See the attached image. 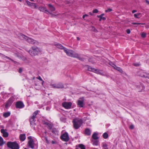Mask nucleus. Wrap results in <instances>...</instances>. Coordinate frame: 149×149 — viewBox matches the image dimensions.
Wrapping results in <instances>:
<instances>
[{"label":"nucleus","mask_w":149,"mask_h":149,"mask_svg":"<svg viewBox=\"0 0 149 149\" xmlns=\"http://www.w3.org/2000/svg\"><path fill=\"white\" fill-rule=\"evenodd\" d=\"M146 2L149 4V1L148 0H145Z\"/></svg>","instance_id":"6e6d98bb"},{"label":"nucleus","mask_w":149,"mask_h":149,"mask_svg":"<svg viewBox=\"0 0 149 149\" xmlns=\"http://www.w3.org/2000/svg\"><path fill=\"white\" fill-rule=\"evenodd\" d=\"M132 24L135 25V24H145L143 23H136V22H134L132 23Z\"/></svg>","instance_id":"a19ab883"},{"label":"nucleus","mask_w":149,"mask_h":149,"mask_svg":"<svg viewBox=\"0 0 149 149\" xmlns=\"http://www.w3.org/2000/svg\"><path fill=\"white\" fill-rule=\"evenodd\" d=\"M45 11L47 12V14L49 13V14H50L51 15V17H55L56 16V15H54V14L52 13L51 12H50L48 10H45Z\"/></svg>","instance_id":"bb28decb"},{"label":"nucleus","mask_w":149,"mask_h":149,"mask_svg":"<svg viewBox=\"0 0 149 149\" xmlns=\"http://www.w3.org/2000/svg\"><path fill=\"white\" fill-rule=\"evenodd\" d=\"M45 124L48 126V127H49V129L50 130L52 129V126L50 124H49V123L47 122L45 123Z\"/></svg>","instance_id":"4c0bfd02"},{"label":"nucleus","mask_w":149,"mask_h":149,"mask_svg":"<svg viewBox=\"0 0 149 149\" xmlns=\"http://www.w3.org/2000/svg\"><path fill=\"white\" fill-rule=\"evenodd\" d=\"M111 66L113 67L115 69L117 70L121 73H123V71L122 68L120 67L116 66L115 64H113Z\"/></svg>","instance_id":"2eb2a0df"},{"label":"nucleus","mask_w":149,"mask_h":149,"mask_svg":"<svg viewBox=\"0 0 149 149\" xmlns=\"http://www.w3.org/2000/svg\"><path fill=\"white\" fill-rule=\"evenodd\" d=\"M35 77H33V79H35Z\"/></svg>","instance_id":"338daca9"},{"label":"nucleus","mask_w":149,"mask_h":149,"mask_svg":"<svg viewBox=\"0 0 149 149\" xmlns=\"http://www.w3.org/2000/svg\"><path fill=\"white\" fill-rule=\"evenodd\" d=\"M136 12V10H133L132 11V13H134L135 12Z\"/></svg>","instance_id":"5fc2aeb1"},{"label":"nucleus","mask_w":149,"mask_h":149,"mask_svg":"<svg viewBox=\"0 0 149 149\" xmlns=\"http://www.w3.org/2000/svg\"><path fill=\"white\" fill-rule=\"evenodd\" d=\"M63 106L66 109H69L71 108L72 103L71 102H64L62 103Z\"/></svg>","instance_id":"9d476101"},{"label":"nucleus","mask_w":149,"mask_h":149,"mask_svg":"<svg viewBox=\"0 0 149 149\" xmlns=\"http://www.w3.org/2000/svg\"><path fill=\"white\" fill-rule=\"evenodd\" d=\"M130 128L131 129H132L134 128V126L133 125H131L130 127Z\"/></svg>","instance_id":"3c124183"},{"label":"nucleus","mask_w":149,"mask_h":149,"mask_svg":"<svg viewBox=\"0 0 149 149\" xmlns=\"http://www.w3.org/2000/svg\"><path fill=\"white\" fill-rule=\"evenodd\" d=\"M50 86L54 88H63L64 86L63 84L61 83L57 84H51Z\"/></svg>","instance_id":"1a4fd4ad"},{"label":"nucleus","mask_w":149,"mask_h":149,"mask_svg":"<svg viewBox=\"0 0 149 149\" xmlns=\"http://www.w3.org/2000/svg\"><path fill=\"white\" fill-rule=\"evenodd\" d=\"M146 72L143 71H141L139 72V75L141 77L145 78V74Z\"/></svg>","instance_id":"dca6fc26"},{"label":"nucleus","mask_w":149,"mask_h":149,"mask_svg":"<svg viewBox=\"0 0 149 149\" xmlns=\"http://www.w3.org/2000/svg\"><path fill=\"white\" fill-rule=\"evenodd\" d=\"M145 78H148L149 79V73H146L145 74Z\"/></svg>","instance_id":"79ce46f5"},{"label":"nucleus","mask_w":149,"mask_h":149,"mask_svg":"<svg viewBox=\"0 0 149 149\" xmlns=\"http://www.w3.org/2000/svg\"><path fill=\"white\" fill-rule=\"evenodd\" d=\"M126 32L128 34H130V29H127L126 30Z\"/></svg>","instance_id":"8fccbe9b"},{"label":"nucleus","mask_w":149,"mask_h":149,"mask_svg":"<svg viewBox=\"0 0 149 149\" xmlns=\"http://www.w3.org/2000/svg\"><path fill=\"white\" fill-rule=\"evenodd\" d=\"M85 67L88 68V70L89 71H92L96 73H98L99 72L98 70L94 68H91L90 66L86 65L85 66Z\"/></svg>","instance_id":"f8f14e48"},{"label":"nucleus","mask_w":149,"mask_h":149,"mask_svg":"<svg viewBox=\"0 0 149 149\" xmlns=\"http://www.w3.org/2000/svg\"><path fill=\"white\" fill-rule=\"evenodd\" d=\"M97 17L98 18H100V19H99V20L100 21L102 20V17L101 16L97 15Z\"/></svg>","instance_id":"49530a36"},{"label":"nucleus","mask_w":149,"mask_h":149,"mask_svg":"<svg viewBox=\"0 0 149 149\" xmlns=\"http://www.w3.org/2000/svg\"><path fill=\"white\" fill-rule=\"evenodd\" d=\"M77 40H80V39L79 37H77Z\"/></svg>","instance_id":"13d9d810"},{"label":"nucleus","mask_w":149,"mask_h":149,"mask_svg":"<svg viewBox=\"0 0 149 149\" xmlns=\"http://www.w3.org/2000/svg\"><path fill=\"white\" fill-rule=\"evenodd\" d=\"M98 11L97 9H95L93 10V13H97L98 12Z\"/></svg>","instance_id":"c03bdc74"},{"label":"nucleus","mask_w":149,"mask_h":149,"mask_svg":"<svg viewBox=\"0 0 149 149\" xmlns=\"http://www.w3.org/2000/svg\"><path fill=\"white\" fill-rule=\"evenodd\" d=\"M79 147L81 148V149H86L85 146L82 144H79Z\"/></svg>","instance_id":"c756f323"},{"label":"nucleus","mask_w":149,"mask_h":149,"mask_svg":"<svg viewBox=\"0 0 149 149\" xmlns=\"http://www.w3.org/2000/svg\"><path fill=\"white\" fill-rule=\"evenodd\" d=\"M141 35V36L143 38H145L146 37V34L144 32L142 33Z\"/></svg>","instance_id":"f704fd0d"},{"label":"nucleus","mask_w":149,"mask_h":149,"mask_svg":"<svg viewBox=\"0 0 149 149\" xmlns=\"http://www.w3.org/2000/svg\"><path fill=\"white\" fill-rule=\"evenodd\" d=\"M85 133L87 135H90L91 134V132L89 129L88 128H86L85 131Z\"/></svg>","instance_id":"aec40b11"},{"label":"nucleus","mask_w":149,"mask_h":149,"mask_svg":"<svg viewBox=\"0 0 149 149\" xmlns=\"http://www.w3.org/2000/svg\"><path fill=\"white\" fill-rule=\"evenodd\" d=\"M64 51L68 56H70L74 58L76 57V53H74L72 50H68L66 48H65Z\"/></svg>","instance_id":"423d86ee"},{"label":"nucleus","mask_w":149,"mask_h":149,"mask_svg":"<svg viewBox=\"0 0 149 149\" xmlns=\"http://www.w3.org/2000/svg\"><path fill=\"white\" fill-rule=\"evenodd\" d=\"M85 16L84 15L83 16V18L84 19L85 18Z\"/></svg>","instance_id":"0e129e2a"},{"label":"nucleus","mask_w":149,"mask_h":149,"mask_svg":"<svg viewBox=\"0 0 149 149\" xmlns=\"http://www.w3.org/2000/svg\"><path fill=\"white\" fill-rule=\"evenodd\" d=\"M4 143L3 140L2 138L0 136V146H1Z\"/></svg>","instance_id":"393cba45"},{"label":"nucleus","mask_w":149,"mask_h":149,"mask_svg":"<svg viewBox=\"0 0 149 149\" xmlns=\"http://www.w3.org/2000/svg\"><path fill=\"white\" fill-rule=\"evenodd\" d=\"M84 15L85 16H88V15L87 14H85V15Z\"/></svg>","instance_id":"e2e57ef3"},{"label":"nucleus","mask_w":149,"mask_h":149,"mask_svg":"<svg viewBox=\"0 0 149 149\" xmlns=\"http://www.w3.org/2000/svg\"><path fill=\"white\" fill-rule=\"evenodd\" d=\"M39 10L40 11L44 12L46 13H47V12L45 11V10H46L45 8L42 7H40L39 8Z\"/></svg>","instance_id":"b1692460"},{"label":"nucleus","mask_w":149,"mask_h":149,"mask_svg":"<svg viewBox=\"0 0 149 149\" xmlns=\"http://www.w3.org/2000/svg\"><path fill=\"white\" fill-rule=\"evenodd\" d=\"M10 112H7L3 114V116L5 117H7L10 115Z\"/></svg>","instance_id":"a878e982"},{"label":"nucleus","mask_w":149,"mask_h":149,"mask_svg":"<svg viewBox=\"0 0 149 149\" xmlns=\"http://www.w3.org/2000/svg\"><path fill=\"white\" fill-rule=\"evenodd\" d=\"M52 132V133L54 134H56L57 132L56 130V129H54L53 130Z\"/></svg>","instance_id":"ea45409f"},{"label":"nucleus","mask_w":149,"mask_h":149,"mask_svg":"<svg viewBox=\"0 0 149 149\" xmlns=\"http://www.w3.org/2000/svg\"><path fill=\"white\" fill-rule=\"evenodd\" d=\"M20 35L23 38L25 39L29 43L33 44L35 45H38V42L36 41L31 38H30L22 33H20Z\"/></svg>","instance_id":"7ed1b4c3"},{"label":"nucleus","mask_w":149,"mask_h":149,"mask_svg":"<svg viewBox=\"0 0 149 149\" xmlns=\"http://www.w3.org/2000/svg\"><path fill=\"white\" fill-rule=\"evenodd\" d=\"M133 65L135 66H139L140 65V64L139 63H133Z\"/></svg>","instance_id":"37998d69"},{"label":"nucleus","mask_w":149,"mask_h":149,"mask_svg":"<svg viewBox=\"0 0 149 149\" xmlns=\"http://www.w3.org/2000/svg\"><path fill=\"white\" fill-rule=\"evenodd\" d=\"M73 127L75 129H77L81 126L82 123L81 120L77 119H74L72 121Z\"/></svg>","instance_id":"20e7f679"},{"label":"nucleus","mask_w":149,"mask_h":149,"mask_svg":"<svg viewBox=\"0 0 149 149\" xmlns=\"http://www.w3.org/2000/svg\"><path fill=\"white\" fill-rule=\"evenodd\" d=\"M140 14L139 13H137L136 14H134V16L135 17L137 18H139V17L138 16Z\"/></svg>","instance_id":"58836bf2"},{"label":"nucleus","mask_w":149,"mask_h":149,"mask_svg":"<svg viewBox=\"0 0 149 149\" xmlns=\"http://www.w3.org/2000/svg\"><path fill=\"white\" fill-rule=\"evenodd\" d=\"M98 134L96 133L95 132L93 134L92 136V138L95 140H97L98 139L97 136Z\"/></svg>","instance_id":"412c9836"},{"label":"nucleus","mask_w":149,"mask_h":149,"mask_svg":"<svg viewBox=\"0 0 149 149\" xmlns=\"http://www.w3.org/2000/svg\"><path fill=\"white\" fill-rule=\"evenodd\" d=\"M40 52L39 48L36 47H32L31 49L29 50V52L32 56L37 55Z\"/></svg>","instance_id":"f257e3e1"},{"label":"nucleus","mask_w":149,"mask_h":149,"mask_svg":"<svg viewBox=\"0 0 149 149\" xmlns=\"http://www.w3.org/2000/svg\"><path fill=\"white\" fill-rule=\"evenodd\" d=\"M8 147L11 149H19V146L16 141L8 142L7 143Z\"/></svg>","instance_id":"f03ea898"},{"label":"nucleus","mask_w":149,"mask_h":149,"mask_svg":"<svg viewBox=\"0 0 149 149\" xmlns=\"http://www.w3.org/2000/svg\"><path fill=\"white\" fill-rule=\"evenodd\" d=\"M107 145L106 144H104L103 145V147L105 149H106L107 148Z\"/></svg>","instance_id":"de8ad7c7"},{"label":"nucleus","mask_w":149,"mask_h":149,"mask_svg":"<svg viewBox=\"0 0 149 149\" xmlns=\"http://www.w3.org/2000/svg\"><path fill=\"white\" fill-rule=\"evenodd\" d=\"M104 15V14L103 13V14H101L100 15V16H102V17L103 16V15Z\"/></svg>","instance_id":"bf43d9fd"},{"label":"nucleus","mask_w":149,"mask_h":149,"mask_svg":"<svg viewBox=\"0 0 149 149\" xmlns=\"http://www.w3.org/2000/svg\"><path fill=\"white\" fill-rule=\"evenodd\" d=\"M13 101L14 100L13 98H10L8 100L6 104V107H8L10 106L11 105Z\"/></svg>","instance_id":"ddd939ff"},{"label":"nucleus","mask_w":149,"mask_h":149,"mask_svg":"<svg viewBox=\"0 0 149 149\" xmlns=\"http://www.w3.org/2000/svg\"><path fill=\"white\" fill-rule=\"evenodd\" d=\"M103 136L104 139H106L108 137V134L107 133L105 132L103 134Z\"/></svg>","instance_id":"cd10ccee"},{"label":"nucleus","mask_w":149,"mask_h":149,"mask_svg":"<svg viewBox=\"0 0 149 149\" xmlns=\"http://www.w3.org/2000/svg\"><path fill=\"white\" fill-rule=\"evenodd\" d=\"M106 19V18L105 17H102V19L103 20H105Z\"/></svg>","instance_id":"4d7b16f0"},{"label":"nucleus","mask_w":149,"mask_h":149,"mask_svg":"<svg viewBox=\"0 0 149 149\" xmlns=\"http://www.w3.org/2000/svg\"><path fill=\"white\" fill-rule=\"evenodd\" d=\"M31 7L32 8H37V6L35 3H33L32 5H31Z\"/></svg>","instance_id":"473e14b6"},{"label":"nucleus","mask_w":149,"mask_h":149,"mask_svg":"<svg viewBox=\"0 0 149 149\" xmlns=\"http://www.w3.org/2000/svg\"><path fill=\"white\" fill-rule=\"evenodd\" d=\"M3 56V57H5V58H7V59H8L9 60H10L11 61H12V62H14V61L12 59H11V58H9V57H8V56H6L4 55L3 54H1Z\"/></svg>","instance_id":"7c9ffc66"},{"label":"nucleus","mask_w":149,"mask_h":149,"mask_svg":"<svg viewBox=\"0 0 149 149\" xmlns=\"http://www.w3.org/2000/svg\"><path fill=\"white\" fill-rule=\"evenodd\" d=\"M140 88H142V89L141 91H143L145 89V86L143 84H141L140 86H139Z\"/></svg>","instance_id":"c85d7f7f"},{"label":"nucleus","mask_w":149,"mask_h":149,"mask_svg":"<svg viewBox=\"0 0 149 149\" xmlns=\"http://www.w3.org/2000/svg\"><path fill=\"white\" fill-rule=\"evenodd\" d=\"M24 149H27V148H24Z\"/></svg>","instance_id":"774afa93"},{"label":"nucleus","mask_w":149,"mask_h":149,"mask_svg":"<svg viewBox=\"0 0 149 149\" xmlns=\"http://www.w3.org/2000/svg\"><path fill=\"white\" fill-rule=\"evenodd\" d=\"M19 139L21 141H24L26 139V135L25 134H21L19 136Z\"/></svg>","instance_id":"a211bd4d"},{"label":"nucleus","mask_w":149,"mask_h":149,"mask_svg":"<svg viewBox=\"0 0 149 149\" xmlns=\"http://www.w3.org/2000/svg\"><path fill=\"white\" fill-rule=\"evenodd\" d=\"M93 144L94 145L97 146L98 144V141L97 140L95 141Z\"/></svg>","instance_id":"c9c22d12"},{"label":"nucleus","mask_w":149,"mask_h":149,"mask_svg":"<svg viewBox=\"0 0 149 149\" xmlns=\"http://www.w3.org/2000/svg\"><path fill=\"white\" fill-rule=\"evenodd\" d=\"M36 78L38 79L40 81H42V79L41 77L40 76L37 77Z\"/></svg>","instance_id":"09e8293b"},{"label":"nucleus","mask_w":149,"mask_h":149,"mask_svg":"<svg viewBox=\"0 0 149 149\" xmlns=\"http://www.w3.org/2000/svg\"><path fill=\"white\" fill-rule=\"evenodd\" d=\"M22 69L21 68H19V73H22Z\"/></svg>","instance_id":"603ef678"},{"label":"nucleus","mask_w":149,"mask_h":149,"mask_svg":"<svg viewBox=\"0 0 149 149\" xmlns=\"http://www.w3.org/2000/svg\"><path fill=\"white\" fill-rule=\"evenodd\" d=\"M92 30L95 32H98V30L94 26L92 27Z\"/></svg>","instance_id":"72a5a7b5"},{"label":"nucleus","mask_w":149,"mask_h":149,"mask_svg":"<svg viewBox=\"0 0 149 149\" xmlns=\"http://www.w3.org/2000/svg\"><path fill=\"white\" fill-rule=\"evenodd\" d=\"M35 86H37V84L36 83H35Z\"/></svg>","instance_id":"69168bd1"},{"label":"nucleus","mask_w":149,"mask_h":149,"mask_svg":"<svg viewBox=\"0 0 149 149\" xmlns=\"http://www.w3.org/2000/svg\"><path fill=\"white\" fill-rule=\"evenodd\" d=\"M42 85H43V83H44V81L43 80H42Z\"/></svg>","instance_id":"680f3d73"},{"label":"nucleus","mask_w":149,"mask_h":149,"mask_svg":"<svg viewBox=\"0 0 149 149\" xmlns=\"http://www.w3.org/2000/svg\"><path fill=\"white\" fill-rule=\"evenodd\" d=\"M78 105L79 107H83L84 106V101L83 100H78Z\"/></svg>","instance_id":"f3484780"},{"label":"nucleus","mask_w":149,"mask_h":149,"mask_svg":"<svg viewBox=\"0 0 149 149\" xmlns=\"http://www.w3.org/2000/svg\"><path fill=\"white\" fill-rule=\"evenodd\" d=\"M89 13L91 15H93L92 13H91V12H89Z\"/></svg>","instance_id":"052dcab7"},{"label":"nucleus","mask_w":149,"mask_h":149,"mask_svg":"<svg viewBox=\"0 0 149 149\" xmlns=\"http://www.w3.org/2000/svg\"><path fill=\"white\" fill-rule=\"evenodd\" d=\"M7 130L2 129L1 130V132L3 134V136L4 137H7L8 136V133L6 132Z\"/></svg>","instance_id":"4468645a"},{"label":"nucleus","mask_w":149,"mask_h":149,"mask_svg":"<svg viewBox=\"0 0 149 149\" xmlns=\"http://www.w3.org/2000/svg\"><path fill=\"white\" fill-rule=\"evenodd\" d=\"M28 139L29 140L27 143L28 146L31 149H34L36 145L34 143L32 136H29L28 137Z\"/></svg>","instance_id":"39448f33"},{"label":"nucleus","mask_w":149,"mask_h":149,"mask_svg":"<svg viewBox=\"0 0 149 149\" xmlns=\"http://www.w3.org/2000/svg\"><path fill=\"white\" fill-rule=\"evenodd\" d=\"M27 4L29 6H30V7L31 6V5H32L33 3H31L30 2H29V1L28 0H25Z\"/></svg>","instance_id":"2f4dec72"},{"label":"nucleus","mask_w":149,"mask_h":149,"mask_svg":"<svg viewBox=\"0 0 149 149\" xmlns=\"http://www.w3.org/2000/svg\"><path fill=\"white\" fill-rule=\"evenodd\" d=\"M49 9L52 12H54L55 11V8L51 4H48Z\"/></svg>","instance_id":"6ab92c4d"},{"label":"nucleus","mask_w":149,"mask_h":149,"mask_svg":"<svg viewBox=\"0 0 149 149\" xmlns=\"http://www.w3.org/2000/svg\"><path fill=\"white\" fill-rule=\"evenodd\" d=\"M38 111H35L33 114V116L30 118V122L31 125H32L34 122V119L36 117V116L38 114Z\"/></svg>","instance_id":"6e6552de"},{"label":"nucleus","mask_w":149,"mask_h":149,"mask_svg":"<svg viewBox=\"0 0 149 149\" xmlns=\"http://www.w3.org/2000/svg\"><path fill=\"white\" fill-rule=\"evenodd\" d=\"M56 142L55 141H52V143L53 144H55V143H56Z\"/></svg>","instance_id":"864d4df0"},{"label":"nucleus","mask_w":149,"mask_h":149,"mask_svg":"<svg viewBox=\"0 0 149 149\" xmlns=\"http://www.w3.org/2000/svg\"><path fill=\"white\" fill-rule=\"evenodd\" d=\"M15 106L17 108L21 109L24 107V105L22 101H19L16 102Z\"/></svg>","instance_id":"9b49d317"},{"label":"nucleus","mask_w":149,"mask_h":149,"mask_svg":"<svg viewBox=\"0 0 149 149\" xmlns=\"http://www.w3.org/2000/svg\"><path fill=\"white\" fill-rule=\"evenodd\" d=\"M88 61L89 62L91 63H94V62L93 61V59L92 58H90L88 59Z\"/></svg>","instance_id":"e433bc0d"},{"label":"nucleus","mask_w":149,"mask_h":149,"mask_svg":"<svg viewBox=\"0 0 149 149\" xmlns=\"http://www.w3.org/2000/svg\"><path fill=\"white\" fill-rule=\"evenodd\" d=\"M60 139L62 140L65 142L68 141L70 138L68 133L67 132H65L62 134L60 136Z\"/></svg>","instance_id":"0eeeda50"},{"label":"nucleus","mask_w":149,"mask_h":149,"mask_svg":"<svg viewBox=\"0 0 149 149\" xmlns=\"http://www.w3.org/2000/svg\"><path fill=\"white\" fill-rule=\"evenodd\" d=\"M112 10L111 8H109L108 9L105 10L106 12H109L112 11Z\"/></svg>","instance_id":"a18cd8bd"},{"label":"nucleus","mask_w":149,"mask_h":149,"mask_svg":"<svg viewBox=\"0 0 149 149\" xmlns=\"http://www.w3.org/2000/svg\"><path fill=\"white\" fill-rule=\"evenodd\" d=\"M76 57H74V58H77L79 60L81 61H84V58H83L80 57L78 54L76 53Z\"/></svg>","instance_id":"4be33fe9"},{"label":"nucleus","mask_w":149,"mask_h":149,"mask_svg":"<svg viewBox=\"0 0 149 149\" xmlns=\"http://www.w3.org/2000/svg\"><path fill=\"white\" fill-rule=\"evenodd\" d=\"M56 45L57 46V47L61 49H63L64 51L65 48H66L63 47L62 45L59 44H56Z\"/></svg>","instance_id":"5701e85b"}]
</instances>
